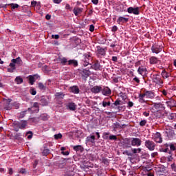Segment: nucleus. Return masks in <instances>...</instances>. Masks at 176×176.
Wrapping results in <instances>:
<instances>
[{
  "label": "nucleus",
  "instance_id": "nucleus-41",
  "mask_svg": "<svg viewBox=\"0 0 176 176\" xmlns=\"http://www.w3.org/2000/svg\"><path fill=\"white\" fill-rule=\"evenodd\" d=\"M102 163H103L106 166H108V164H109V160H108V159H107V158L103 157V158H102Z\"/></svg>",
  "mask_w": 176,
  "mask_h": 176
},
{
  "label": "nucleus",
  "instance_id": "nucleus-48",
  "mask_svg": "<svg viewBox=\"0 0 176 176\" xmlns=\"http://www.w3.org/2000/svg\"><path fill=\"white\" fill-rule=\"evenodd\" d=\"M107 173V172H103L102 173H101V170H98L97 171V174L98 176H105V174Z\"/></svg>",
  "mask_w": 176,
  "mask_h": 176
},
{
  "label": "nucleus",
  "instance_id": "nucleus-29",
  "mask_svg": "<svg viewBox=\"0 0 176 176\" xmlns=\"http://www.w3.org/2000/svg\"><path fill=\"white\" fill-rule=\"evenodd\" d=\"M146 68L144 67H140L138 69V72L140 75H142L144 72H146Z\"/></svg>",
  "mask_w": 176,
  "mask_h": 176
},
{
  "label": "nucleus",
  "instance_id": "nucleus-44",
  "mask_svg": "<svg viewBox=\"0 0 176 176\" xmlns=\"http://www.w3.org/2000/svg\"><path fill=\"white\" fill-rule=\"evenodd\" d=\"M10 6H11L12 9H17V8H19V4L17 3H11Z\"/></svg>",
  "mask_w": 176,
  "mask_h": 176
},
{
  "label": "nucleus",
  "instance_id": "nucleus-53",
  "mask_svg": "<svg viewBox=\"0 0 176 176\" xmlns=\"http://www.w3.org/2000/svg\"><path fill=\"white\" fill-rule=\"evenodd\" d=\"M52 38H53V39H58L59 38H60V36L58 35V34H52Z\"/></svg>",
  "mask_w": 176,
  "mask_h": 176
},
{
  "label": "nucleus",
  "instance_id": "nucleus-22",
  "mask_svg": "<svg viewBox=\"0 0 176 176\" xmlns=\"http://www.w3.org/2000/svg\"><path fill=\"white\" fill-rule=\"evenodd\" d=\"M71 93H74V94H79V87L76 85L70 87Z\"/></svg>",
  "mask_w": 176,
  "mask_h": 176
},
{
  "label": "nucleus",
  "instance_id": "nucleus-18",
  "mask_svg": "<svg viewBox=\"0 0 176 176\" xmlns=\"http://www.w3.org/2000/svg\"><path fill=\"white\" fill-rule=\"evenodd\" d=\"M83 12V8H79V7H74L73 9V13L75 16H79V14H82V12Z\"/></svg>",
  "mask_w": 176,
  "mask_h": 176
},
{
  "label": "nucleus",
  "instance_id": "nucleus-42",
  "mask_svg": "<svg viewBox=\"0 0 176 176\" xmlns=\"http://www.w3.org/2000/svg\"><path fill=\"white\" fill-rule=\"evenodd\" d=\"M55 140H60L63 138V135L61 133L56 134L54 135Z\"/></svg>",
  "mask_w": 176,
  "mask_h": 176
},
{
  "label": "nucleus",
  "instance_id": "nucleus-8",
  "mask_svg": "<svg viewBox=\"0 0 176 176\" xmlns=\"http://www.w3.org/2000/svg\"><path fill=\"white\" fill-rule=\"evenodd\" d=\"M127 12L129 13V14L138 15L140 14V8L129 7L127 8Z\"/></svg>",
  "mask_w": 176,
  "mask_h": 176
},
{
  "label": "nucleus",
  "instance_id": "nucleus-52",
  "mask_svg": "<svg viewBox=\"0 0 176 176\" xmlns=\"http://www.w3.org/2000/svg\"><path fill=\"white\" fill-rule=\"evenodd\" d=\"M31 120H32V122H34V123H36V122L39 121V118H32Z\"/></svg>",
  "mask_w": 176,
  "mask_h": 176
},
{
  "label": "nucleus",
  "instance_id": "nucleus-51",
  "mask_svg": "<svg viewBox=\"0 0 176 176\" xmlns=\"http://www.w3.org/2000/svg\"><path fill=\"white\" fill-rule=\"evenodd\" d=\"M25 113H26V111H22V112L20 113L19 118H21V119H23V118H24V117L25 116Z\"/></svg>",
  "mask_w": 176,
  "mask_h": 176
},
{
  "label": "nucleus",
  "instance_id": "nucleus-39",
  "mask_svg": "<svg viewBox=\"0 0 176 176\" xmlns=\"http://www.w3.org/2000/svg\"><path fill=\"white\" fill-rule=\"evenodd\" d=\"M55 96L58 97V98H64V94L63 92H57L55 94Z\"/></svg>",
  "mask_w": 176,
  "mask_h": 176
},
{
  "label": "nucleus",
  "instance_id": "nucleus-62",
  "mask_svg": "<svg viewBox=\"0 0 176 176\" xmlns=\"http://www.w3.org/2000/svg\"><path fill=\"white\" fill-rule=\"evenodd\" d=\"M94 5H98V0H91Z\"/></svg>",
  "mask_w": 176,
  "mask_h": 176
},
{
  "label": "nucleus",
  "instance_id": "nucleus-7",
  "mask_svg": "<svg viewBox=\"0 0 176 176\" xmlns=\"http://www.w3.org/2000/svg\"><path fill=\"white\" fill-rule=\"evenodd\" d=\"M153 140L158 144H162V142H163L162 135L159 132H157L153 135Z\"/></svg>",
  "mask_w": 176,
  "mask_h": 176
},
{
  "label": "nucleus",
  "instance_id": "nucleus-16",
  "mask_svg": "<svg viewBox=\"0 0 176 176\" xmlns=\"http://www.w3.org/2000/svg\"><path fill=\"white\" fill-rule=\"evenodd\" d=\"M92 69H94L95 71H101V69H102V67L101 66V65L100 64V63L98 62V60H97L93 65L91 66Z\"/></svg>",
  "mask_w": 176,
  "mask_h": 176
},
{
  "label": "nucleus",
  "instance_id": "nucleus-14",
  "mask_svg": "<svg viewBox=\"0 0 176 176\" xmlns=\"http://www.w3.org/2000/svg\"><path fill=\"white\" fill-rule=\"evenodd\" d=\"M39 77V75L38 74H34L33 76H29V83L30 85H34V83H35V81L36 80V79H38Z\"/></svg>",
  "mask_w": 176,
  "mask_h": 176
},
{
  "label": "nucleus",
  "instance_id": "nucleus-3",
  "mask_svg": "<svg viewBox=\"0 0 176 176\" xmlns=\"http://www.w3.org/2000/svg\"><path fill=\"white\" fill-rule=\"evenodd\" d=\"M10 102H12V99H7L4 100V107L5 109L8 111H10L12 107H14L15 109H19V108L20 107V104L17 102H14L13 104H12Z\"/></svg>",
  "mask_w": 176,
  "mask_h": 176
},
{
  "label": "nucleus",
  "instance_id": "nucleus-1",
  "mask_svg": "<svg viewBox=\"0 0 176 176\" xmlns=\"http://www.w3.org/2000/svg\"><path fill=\"white\" fill-rule=\"evenodd\" d=\"M155 98V93H153V91H146V92H144V94H140L138 96V101L139 102H140L141 104H144L145 102H146V100H145V98Z\"/></svg>",
  "mask_w": 176,
  "mask_h": 176
},
{
  "label": "nucleus",
  "instance_id": "nucleus-12",
  "mask_svg": "<svg viewBox=\"0 0 176 176\" xmlns=\"http://www.w3.org/2000/svg\"><path fill=\"white\" fill-rule=\"evenodd\" d=\"M28 111H32L33 113H38L39 112V104L34 102L31 108H28Z\"/></svg>",
  "mask_w": 176,
  "mask_h": 176
},
{
  "label": "nucleus",
  "instance_id": "nucleus-5",
  "mask_svg": "<svg viewBox=\"0 0 176 176\" xmlns=\"http://www.w3.org/2000/svg\"><path fill=\"white\" fill-rule=\"evenodd\" d=\"M28 122L27 120H22L21 122H14L13 126L15 131H19V129L24 130L27 127Z\"/></svg>",
  "mask_w": 176,
  "mask_h": 176
},
{
  "label": "nucleus",
  "instance_id": "nucleus-61",
  "mask_svg": "<svg viewBox=\"0 0 176 176\" xmlns=\"http://www.w3.org/2000/svg\"><path fill=\"white\" fill-rule=\"evenodd\" d=\"M89 31H91V32H93V31H94V26L93 25H90Z\"/></svg>",
  "mask_w": 176,
  "mask_h": 176
},
{
  "label": "nucleus",
  "instance_id": "nucleus-58",
  "mask_svg": "<svg viewBox=\"0 0 176 176\" xmlns=\"http://www.w3.org/2000/svg\"><path fill=\"white\" fill-rule=\"evenodd\" d=\"M61 153L62 155H64V156H68V155H69V151H62Z\"/></svg>",
  "mask_w": 176,
  "mask_h": 176
},
{
  "label": "nucleus",
  "instance_id": "nucleus-30",
  "mask_svg": "<svg viewBox=\"0 0 176 176\" xmlns=\"http://www.w3.org/2000/svg\"><path fill=\"white\" fill-rule=\"evenodd\" d=\"M15 82L17 83V85H21V83L23 82V78L21 76H16L15 78Z\"/></svg>",
  "mask_w": 176,
  "mask_h": 176
},
{
  "label": "nucleus",
  "instance_id": "nucleus-60",
  "mask_svg": "<svg viewBox=\"0 0 176 176\" xmlns=\"http://www.w3.org/2000/svg\"><path fill=\"white\" fill-rule=\"evenodd\" d=\"M170 151H175V146H174V144H170Z\"/></svg>",
  "mask_w": 176,
  "mask_h": 176
},
{
  "label": "nucleus",
  "instance_id": "nucleus-57",
  "mask_svg": "<svg viewBox=\"0 0 176 176\" xmlns=\"http://www.w3.org/2000/svg\"><path fill=\"white\" fill-rule=\"evenodd\" d=\"M27 134H30V135H28V139L31 140V138H32V132L30 131Z\"/></svg>",
  "mask_w": 176,
  "mask_h": 176
},
{
  "label": "nucleus",
  "instance_id": "nucleus-31",
  "mask_svg": "<svg viewBox=\"0 0 176 176\" xmlns=\"http://www.w3.org/2000/svg\"><path fill=\"white\" fill-rule=\"evenodd\" d=\"M102 105L103 108H107V107H111V102L107 101V100H103L102 102Z\"/></svg>",
  "mask_w": 176,
  "mask_h": 176
},
{
  "label": "nucleus",
  "instance_id": "nucleus-46",
  "mask_svg": "<svg viewBox=\"0 0 176 176\" xmlns=\"http://www.w3.org/2000/svg\"><path fill=\"white\" fill-rule=\"evenodd\" d=\"M109 134V132H104L103 133V138L104 140H108L109 137H108V135Z\"/></svg>",
  "mask_w": 176,
  "mask_h": 176
},
{
  "label": "nucleus",
  "instance_id": "nucleus-45",
  "mask_svg": "<svg viewBox=\"0 0 176 176\" xmlns=\"http://www.w3.org/2000/svg\"><path fill=\"white\" fill-rule=\"evenodd\" d=\"M145 124H146V120H143L140 122V126H141L142 127H144V126H145Z\"/></svg>",
  "mask_w": 176,
  "mask_h": 176
},
{
  "label": "nucleus",
  "instance_id": "nucleus-38",
  "mask_svg": "<svg viewBox=\"0 0 176 176\" xmlns=\"http://www.w3.org/2000/svg\"><path fill=\"white\" fill-rule=\"evenodd\" d=\"M38 88L40 90H46V85L42 82H38Z\"/></svg>",
  "mask_w": 176,
  "mask_h": 176
},
{
  "label": "nucleus",
  "instance_id": "nucleus-13",
  "mask_svg": "<svg viewBox=\"0 0 176 176\" xmlns=\"http://www.w3.org/2000/svg\"><path fill=\"white\" fill-rule=\"evenodd\" d=\"M106 54H107V49L98 47L97 56L98 58L101 57V56H105Z\"/></svg>",
  "mask_w": 176,
  "mask_h": 176
},
{
  "label": "nucleus",
  "instance_id": "nucleus-15",
  "mask_svg": "<svg viewBox=\"0 0 176 176\" xmlns=\"http://www.w3.org/2000/svg\"><path fill=\"white\" fill-rule=\"evenodd\" d=\"M124 127H126V124H120L119 122H115L112 125L113 131H116L118 129H124Z\"/></svg>",
  "mask_w": 176,
  "mask_h": 176
},
{
  "label": "nucleus",
  "instance_id": "nucleus-40",
  "mask_svg": "<svg viewBox=\"0 0 176 176\" xmlns=\"http://www.w3.org/2000/svg\"><path fill=\"white\" fill-rule=\"evenodd\" d=\"M30 94H32V96H36V89H35V88L32 87L30 89Z\"/></svg>",
  "mask_w": 176,
  "mask_h": 176
},
{
  "label": "nucleus",
  "instance_id": "nucleus-28",
  "mask_svg": "<svg viewBox=\"0 0 176 176\" xmlns=\"http://www.w3.org/2000/svg\"><path fill=\"white\" fill-rule=\"evenodd\" d=\"M41 120H48L49 118H50V116L49 115H47V113H43L40 116Z\"/></svg>",
  "mask_w": 176,
  "mask_h": 176
},
{
  "label": "nucleus",
  "instance_id": "nucleus-2",
  "mask_svg": "<svg viewBox=\"0 0 176 176\" xmlns=\"http://www.w3.org/2000/svg\"><path fill=\"white\" fill-rule=\"evenodd\" d=\"M21 63H23V60L20 57L15 59H12L11 63L9 65L10 67L8 68V72H13L16 69V64L18 65H21Z\"/></svg>",
  "mask_w": 176,
  "mask_h": 176
},
{
  "label": "nucleus",
  "instance_id": "nucleus-63",
  "mask_svg": "<svg viewBox=\"0 0 176 176\" xmlns=\"http://www.w3.org/2000/svg\"><path fill=\"white\" fill-rule=\"evenodd\" d=\"M20 173H21V174H25V173H27V171L25 170V169L21 168L20 170Z\"/></svg>",
  "mask_w": 176,
  "mask_h": 176
},
{
  "label": "nucleus",
  "instance_id": "nucleus-35",
  "mask_svg": "<svg viewBox=\"0 0 176 176\" xmlns=\"http://www.w3.org/2000/svg\"><path fill=\"white\" fill-rule=\"evenodd\" d=\"M118 96L119 97H121L122 100L124 101L127 98V95H126V93L120 92Z\"/></svg>",
  "mask_w": 176,
  "mask_h": 176
},
{
  "label": "nucleus",
  "instance_id": "nucleus-33",
  "mask_svg": "<svg viewBox=\"0 0 176 176\" xmlns=\"http://www.w3.org/2000/svg\"><path fill=\"white\" fill-rule=\"evenodd\" d=\"M47 100L45 98H42L40 100V104L43 107H46L47 105Z\"/></svg>",
  "mask_w": 176,
  "mask_h": 176
},
{
  "label": "nucleus",
  "instance_id": "nucleus-20",
  "mask_svg": "<svg viewBox=\"0 0 176 176\" xmlns=\"http://www.w3.org/2000/svg\"><path fill=\"white\" fill-rule=\"evenodd\" d=\"M127 21H129V18L124 16H119L117 19L118 24H124V23H127Z\"/></svg>",
  "mask_w": 176,
  "mask_h": 176
},
{
  "label": "nucleus",
  "instance_id": "nucleus-47",
  "mask_svg": "<svg viewBox=\"0 0 176 176\" xmlns=\"http://www.w3.org/2000/svg\"><path fill=\"white\" fill-rule=\"evenodd\" d=\"M175 118H176L175 113H171L169 116V119H170L171 120H174V119H175Z\"/></svg>",
  "mask_w": 176,
  "mask_h": 176
},
{
  "label": "nucleus",
  "instance_id": "nucleus-27",
  "mask_svg": "<svg viewBox=\"0 0 176 176\" xmlns=\"http://www.w3.org/2000/svg\"><path fill=\"white\" fill-rule=\"evenodd\" d=\"M74 150L76 151V152H83L84 148L80 145H77L74 146Z\"/></svg>",
  "mask_w": 176,
  "mask_h": 176
},
{
  "label": "nucleus",
  "instance_id": "nucleus-37",
  "mask_svg": "<svg viewBox=\"0 0 176 176\" xmlns=\"http://www.w3.org/2000/svg\"><path fill=\"white\" fill-rule=\"evenodd\" d=\"M141 151H142L141 148L131 149V152H133V153H141Z\"/></svg>",
  "mask_w": 176,
  "mask_h": 176
},
{
  "label": "nucleus",
  "instance_id": "nucleus-9",
  "mask_svg": "<svg viewBox=\"0 0 176 176\" xmlns=\"http://www.w3.org/2000/svg\"><path fill=\"white\" fill-rule=\"evenodd\" d=\"M131 144L132 146H141V144H142V141L140 138H132Z\"/></svg>",
  "mask_w": 176,
  "mask_h": 176
},
{
  "label": "nucleus",
  "instance_id": "nucleus-21",
  "mask_svg": "<svg viewBox=\"0 0 176 176\" xmlns=\"http://www.w3.org/2000/svg\"><path fill=\"white\" fill-rule=\"evenodd\" d=\"M101 90H102V88L100 86H94L91 89V91L95 94L100 93Z\"/></svg>",
  "mask_w": 176,
  "mask_h": 176
},
{
  "label": "nucleus",
  "instance_id": "nucleus-50",
  "mask_svg": "<svg viewBox=\"0 0 176 176\" xmlns=\"http://www.w3.org/2000/svg\"><path fill=\"white\" fill-rule=\"evenodd\" d=\"M112 32H116L118 31V26L113 25L111 29Z\"/></svg>",
  "mask_w": 176,
  "mask_h": 176
},
{
  "label": "nucleus",
  "instance_id": "nucleus-49",
  "mask_svg": "<svg viewBox=\"0 0 176 176\" xmlns=\"http://www.w3.org/2000/svg\"><path fill=\"white\" fill-rule=\"evenodd\" d=\"M134 106V103L131 101L128 102V108H132Z\"/></svg>",
  "mask_w": 176,
  "mask_h": 176
},
{
  "label": "nucleus",
  "instance_id": "nucleus-10",
  "mask_svg": "<svg viewBox=\"0 0 176 176\" xmlns=\"http://www.w3.org/2000/svg\"><path fill=\"white\" fill-rule=\"evenodd\" d=\"M91 75V72H90V70H89V69L87 68L82 69V71L81 72V76L82 79H84V80H86V79H87V78L89 77Z\"/></svg>",
  "mask_w": 176,
  "mask_h": 176
},
{
  "label": "nucleus",
  "instance_id": "nucleus-24",
  "mask_svg": "<svg viewBox=\"0 0 176 176\" xmlns=\"http://www.w3.org/2000/svg\"><path fill=\"white\" fill-rule=\"evenodd\" d=\"M102 93L103 94V96H109V94H111V89H109V87H105L102 91Z\"/></svg>",
  "mask_w": 176,
  "mask_h": 176
},
{
  "label": "nucleus",
  "instance_id": "nucleus-19",
  "mask_svg": "<svg viewBox=\"0 0 176 176\" xmlns=\"http://www.w3.org/2000/svg\"><path fill=\"white\" fill-rule=\"evenodd\" d=\"M86 142L87 143L90 142L91 144H96V136L93 135H90L87 136L86 138Z\"/></svg>",
  "mask_w": 176,
  "mask_h": 176
},
{
  "label": "nucleus",
  "instance_id": "nucleus-6",
  "mask_svg": "<svg viewBox=\"0 0 176 176\" xmlns=\"http://www.w3.org/2000/svg\"><path fill=\"white\" fill-rule=\"evenodd\" d=\"M145 146L148 149V151H153L155 149L156 144H155V142L151 140H146Z\"/></svg>",
  "mask_w": 176,
  "mask_h": 176
},
{
  "label": "nucleus",
  "instance_id": "nucleus-56",
  "mask_svg": "<svg viewBox=\"0 0 176 176\" xmlns=\"http://www.w3.org/2000/svg\"><path fill=\"white\" fill-rule=\"evenodd\" d=\"M81 167H82V168H89V167L92 168V167H93V165H92V164H90V165H84V166H81Z\"/></svg>",
  "mask_w": 176,
  "mask_h": 176
},
{
  "label": "nucleus",
  "instance_id": "nucleus-25",
  "mask_svg": "<svg viewBox=\"0 0 176 176\" xmlns=\"http://www.w3.org/2000/svg\"><path fill=\"white\" fill-rule=\"evenodd\" d=\"M161 75L164 79H167L168 78H170L171 76V74L167 72L166 70H163L161 73Z\"/></svg>",
  "mask_w": 176,
  "mask_h": 176
},
{
  "label": "nucleus",
  "instance_id": "nucleus-23",
  "mask_svg": "<svg viewBox=\"0 0 176 176\" xmlns=\"http://www.w3.org/2000/svg\"><path fill=\"white\" fill-rule=\"evenodd\" d=\"M149 63L151 65L157 64V63H159V59H157L156 56H151L149 58Z\"/></svg>",
  "mask_w": 176,
  "mask_h": 176
},
{
  "label": "nucleus",
  "instance_id": "nucleus-59",
  "mask_svg": "<svg viewBox=\"0 0 176 176\" xmlns=\"http://www.w3.org/2000/svg\"><path fill=\"white\" fill-rule=\"evenodd\" d=\"M114 105L116 107H118V105H120V100H116L115 102H114Z\"/></svg>",
  "mask_w": 176,
  "mask_h": 176
},
{
  "label": "nucleus",
  "instance_id": "nucleus-36",
  "mask_svg": "<svg viewBox=\"0 0 176 176\" xmlns=\"http://www.w3.org/2000/svg\"><path fill=\"white\" fill-rule=\"evenodd\" d=\"M155 83L160 86H163V80H162L160 78H157Z\"/></svg>",
  "mask_w": 176,
  "mask_h": 176
},
{
  "label": "nucleus",
  "instance_id": "nucleus-4",
  "mask_svg": "<svg viewBox=\"0 0 176 176\" xmlns=\"http://www.w3.org/2000/svg\"><path fill=\"white\" fill-rule=\"evenodd\" d=\"M91 60H93V58L90 53L83 54L81 58V65L83 67H87V65L90 64V61H91Z\"/></svg>",
  "mask_w": 176,
  "mask_h": 176
},
{
  "label": "nucleus",
  "instance_id": "nucleus-34",
  "mask_svg": "<svg viewBox=\"0 0 176 176\" xmlns=\"http://www.w3.org/2000/svg\"><path fill=\"white\" fill-rule=\"evenodd\" d=\"M166 134L167 137H168L170 138V137H173V135H174V131L167 130L166 131Z\"/></svg>",
  "mask_w": 176,
  "mask_h": 176
},
{
  "label": "nucleus",
  "instance_id": "nucleus-43",
  "mask_svg": "<svg viewBox=\"0 0 176 176\" xmlns=\"http://www.w3.org/2000/svg\"><path fill=\"white\" fill-rule=\"evenodd\" d=\"M109 140H110L111 141H116V140H118V138H117L116 135H111L109 136Z\"/></svg>",
  "mask_w": 176,
  "mask_h": 176
},
{
  "label": "nucleus",
  "instance_id": "nucleus-64",
  "mask_svg": "<svg viewBox=\"0 0 176 176\" xmlns=\"http://www.w3.org/2000/svg\"><path fill=\"white\" fill-rule=\"evenodd\" d=\"M155 156H157V152H154L151 153V157H155Z\"/></svg>",
  "mask_w": 176,
  "mask_h": 176
},
{
  "label": "nucleus",
  "instance_id": "nucleus-54",
  "mask_svg": "<svg viewBox=\"0 0 176 176\" xmlns=\"http://www.w3.org/2000/svg\"><path fill=\"white\" fill-rule=\"evenodd\" d=\"M171 168H172L173 171H175V173H176V164H171Z\"/></svg>",
  "mask_w": 176,
  "mask_h": 176
},
{
  "label": "nucleus",
  "instance_id": "nucleus-17",
  "mask_svg": "<svg viewBox=\"0 0 176 176\" xmlns=\"http://www.w3.org/2000/svg\"><path fill=\"white\" fill-rule=\"evenodd\" d=\"M66 108L67 109H69L70 111H76V104L73 102H70L66 104Z\"/></svg>",
  "mask_w": 176,
  "mask_h": 176
},
{
  "label": "nucleus",
  "instance_id": "nucleus-11",
  "mask_svg": "<svg viewBox=\"0 0 176 176\" xmlns=\"http://www.w3.org/2000/svg\"><path fill=\"white\" fill-rule=\"evenodd\" d=\"M162 50H163V48L157 44L153 45L151 47L152 53H155V54H159Z\"/></svg>",
  "mask_w": 176,
  "mask_h": 176
},
{
  "label": "nucleus",
  "instance_id": "nucleus-32",
  "mask_svg": "<svg viewBox=\"0 0 176 176\" xmlns=\"http://www.w3.org/2000/svg\"><path fill=\"white\" fill-rule=\"evenodd\" d=\"M61 65H68V60L66 58H62L60 59Z\"/></svg>",
  "mask_w": 176,
  "mask_h": 176
},
{
  "label": "nucleus",
  "instance_id": "nucleus-55",
  "mask_svg": "<svg viewBox=\"0 0 176 176\" xmlns=\"http://www.w3.org/2000/svg\"><path fill=\"white\" fill-rule=\"evenodd\" d=\"M133 81L136 83H140V78L135 76V77L133 78Z\"/></svg>",
  "mask_w": 176,
  "mask_h": 176
},
{
  "label": "nucleus",
  "instance_id": "nucleus-26",
  "mask_svg": "<svg viewBox=\"0 0 176 176\" xmlns=\"http://www.w3.org/2000/svg\"><path fill=\"white\" fill-rule=\"evenodd\" d=\"M67 65H73V67H78V60L72 59L67 61Z\"/></svg>",
  "mask_w": 176,
  "mask_h": 176
}]
</instances>
